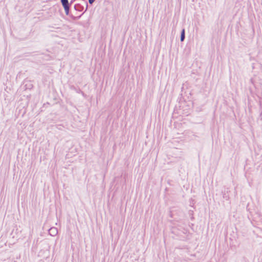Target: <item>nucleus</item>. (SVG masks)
I'll use <instances>...</instances> for the list:
<instances>
[{
	"label": "nucleus",
	"instance_id": "obj_2",
	"mask_svg": "<svg viewBox=\"0 0 262 262\" xmlns=\"http://www.w3.org/2000/svg\"><path fill=\"white\" fill-rule=\"evenodd\" d=\"M184 37H185V33H184V30H183L182 31L181 34L180 40H181V41H183L184 40Z\"/></svg>",
	"mask_w": 262,
	"mask_h": 262
},
{
	"label": "nucleus",
	"instance_id": "obj_4",
	"mask_svg": "<svg viewBox=\"0 0 262 262\" xmlns=\"http://www.w3.org/2000/svg\"><path fill=\"white\" fill-rule=\"evenodd\" d=\"M94 1L95 0H89V2L90 4H92Z\"/></svg>",
	"mask_w": 262,
	"mask_h": 262
},
{
	"label": "nucleus",
	"instance_id": "obj_3",
	"mask_svg": "<svg viewBox=\"0 0 262 262\" xmlns=\"http://www.w3.org/2000/svg\"><path fill=\"white\" fill-rule=\"evenodd\" d=\"M51 230H54V232L55 234L57 233V230L56 228H53V229H51Z\"/></svg>",
	"mask_w": 262,
	"mask_h": 262
},
{
	"label": "nucleus",
	"instance_id": "obj_1",
	"mask_svg": "<svg viewBox=\"0 0 262 262\" xmlns=\"http://www.w3.org/2000/svg\"><path fill=\"white\" fill-rule=\"evenodd\" d=\"M61 2L63 7L66 15H68L69 13V6L68 0H61Z\"/></svg>",
	"mask_w": 262,
	"mask_h": 262
}]
</instances>
